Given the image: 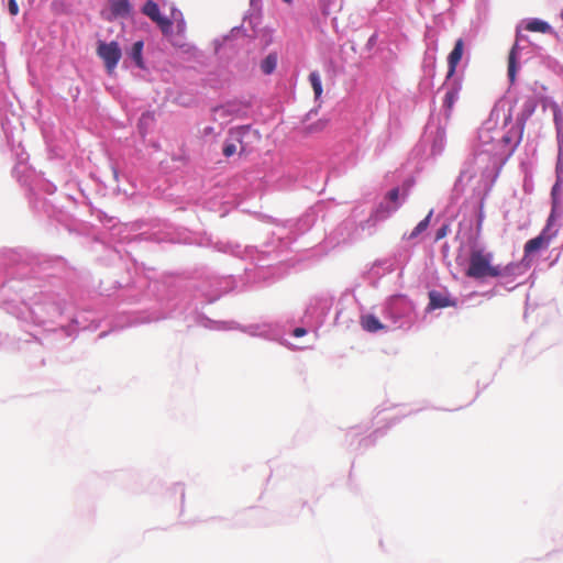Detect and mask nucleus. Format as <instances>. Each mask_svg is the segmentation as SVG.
Wrapping results in <instances>:
<instances>
[{
    "label": "nucleus",
    "instance_id": "obj_1",
    "mask_svg": "<svg viewBox=\"0 0 563 563\" xmlns=\"http://www.w3.org/2000/svg\"><path fill=\"white\" fill-rule=\"evenodd\" d=\"M493 258L494 255L490 252H485L482 249L472 250L466 276L475 279L497 278L509 275L511 268L515 267L514 264L505 267L493 265Z\"/></svg>",
    "mask_w": 563,
    "mask_h": 563
},
{
    "label": "nucleus",
    "instance_id": "obj_2",
    "mask_svg": "<svg viewBox=\"0 0 563 563\" xmlns=\"http://www.w3.org/2000/svg\"><path fill=\"white\" fill-rule=\"evenodd\" d=\"M253 136L255 140L261 137L258 131L252 130L250 125H241L229 130V139L224 142L222 153L225 157H231L239 153L243 155L249 152V142L246 139Z\"/></svg>",
    "mask_w": 563,
    "mask_h": 563
},
{
    "label": "nucleus",
    "instance_id": "obj_3",
    "mask_svg": "<svg viewBox=\"0 0 563 563\" xmlns=\"http://www.w3.org/2000/svg\"><path fill=\"white\" fill-rule=\"evenodd\" d=\"M97 54L103 60L108 74H113L122 56L119 44L114 41L110 43L100 41L98 43Z\"/></svg>",
    "mask_w": 563,
    "mask_h": 563
},
{
    "label": "nucleus",
    "instance_id": "obj_4",
    "mask_svg": "<svg viewBox=\"0 0 563 563\" xmlns=\"http://www.w3.org/2000/svg\"><path fill=\"white\" fill-rule=\"evenodd\" d=\"M552 241V234L549 231V227L544 228L542 232L529 240L523 247L525 256H529L542 249H547L550 245V242Z\"/></svg>",
    "mask_w": 563,
    "mask_h": 563
},
{
    "label": "nucleus",
    "instance_id": "obj_5",
    "mask_svg": "<svg viewBox=\"0 0 563 563\" xmlns=\"http://www.w3.org/2000/svg\"><path fill=\"white\" fill-rule=\"evenodd\" d=\"M464 52V41L462 38L456 40L452 52L448 56V74L446 80L452 78L456 71V67L461 62Z\"/></svg>",
    "mask_w": 563,
    "mask_h": 563
},
{
    "label": "nucleus",
    "instance_id": "obj_6",
    "mask_svg": "<svg viewBox=\"0 0 563 563\" xmlns=\"http://www.w3.org/2000/svg\"><path fill=\"white\" fill-rule=\"evenodd\" d=\"M461 89L462 85L459 80H455L452 84V86L448 89L443 101V106L448 113H451V111L453 110L454 103L459 99Z\"/></svg>",
    "mask_w": 563,
    "mask_h": 563
},
{
    "label": "nucleus",
    "instance_id": "obj_7",
    "mask_svg": "<svg viewBox=\"0 0 563 563\" xmlns=\"http://www.w3.org/2000/svg\"><path fill=\"white\" fill-rule=\"evenodd\" d=\"M386 198L388 200H390L391 202H394L395 206L393 208H385V209L383 208V206H380L376 210V217L379 218V219L386 218L387 216H389L390 212L397 210V208L399 207V203H398L399 189L398 188L391 189L390 191H388Z\"/></svg>",
    "mask_w": 563,
    "mask_h": 563
},
{
    "label": "nucleus",
    "instance_id": "obj_8",
    "mask_svg": "<svg viewBox=\"0 0 563 563\" xmlns=\"http://www.w3.org/2000/svg\"><path fill=\"white\" fill-rule=\"evenodd\" d=\"M518 51H519V45L516 42L514 44V46L511 47L509 55H508V77H509L510 82H515V80H516V75H517V70H518V63H517Z\"/></svg>",
    "mask_w": 563,
    "mask_h": 563
},
{
    "label": "nucleus",
    "instance_id": "obj_9",
    "mask_svg": "<svg viewBox=\"0 0 563 563\" xmlns=\"http://www.w3.org/2000/svg\"><path fill=\"white\" fill-rule=\"evenodd\" d=\"M110 8L115 16H128L131 12L129 0H110Z\"/></svg>",
    "mask_w": 563,
    "mask_h": 563
},
{
    "label": "nucleus",
    "instance_id": "obj_10",
    "mask_svg": "<svg viewBox=\"0 0 563 563\" xmlns=\"http://www.w3.org/2000/svg\"><path fill=\"white\" fill-rule=\"evenodd\" d=\"M143 47H144L143 41H136L132 45L130 52L128 53L129 56L134 60L135 65L139 68H144V60H143V56H142Z\"/></svg>",
    "mask_w": 563,
    "mask_h": 563
},
{
    "label": "nucleus",
    "instance_id": "obj_11",
    "mask_svg": "<svg viewBox=\"0 0 563 563\" xmlns=\"http://www.w3.org/2000/svg\"><path fill=\"white\" fill-rule=\"evenodd\" d=\"M361 324L364 330L368 332H376L384 329V325L373 314L363 316L361 319Z\"/></svg>",
    "mask_w": 563,
    "mask_h": 563
},
{
    "label": "nucleus",
    "instance_id": "obj_12",
    "mask_svg": "<svg viewBox=\"0 0 563 563\" xmlns=\"http://www.w3.org/2000/svg\"><path fill=\"white\" fill-rule=\"evenodd\" d=\"M429 298L430 307L433 309L445 308L453 305L448 297L435 290L429 292Z\"/></svg>",
    "mask_w": 563,
    "mask_h": 563
},
{
    "label": "nucleus",
    "instance_id": "obj_13",
    "mask_svg": "<svg viewBox=\"0 0 563 563\" xmlns=\"http://www.w3.org/2000/svg\"><path fill=\"white\" fill-rule=\"evenodd\" d=\"M143 13L147 15L153 22H157L162 16L159 13V8L156 2L148 0L143 7Z\"/></svg>",
    "mask_w": 563,
    "mask_h": 563
},
{
    "label": "nucleus",
    "instance_id": "obj_14",
    "mask_svg": "<svg viewBox=\"0 0 563 563\" xmlns=\"http://www.w3.org/2000/svg\"><path fill=\"white\" fill-rule=\"evenodd\" d=\"M526 29L530 32H540V33H548L551 31V26L541 20L533 19L528 22L526 25Z\"/></svg>",
    "mask_w": 563,
    "mask_h": 563
},
{
    "label": "nucleus",
    "instance_id": "obj_15",
    "mask_svg": "<svg viewBox=\"0 0 563 563\" xmlns=\"http://www.w3.org/2000/svg\"><path fill=\"white\" fill-rule=\"evenodd\" d=\"M276 65H277V57H276V55L269 54L261 63V70L264 74L269 75V74H272L275 70Z\"/></svg>",
    "mask_w": 563,
    "mask_h": 563
},
{
    "label": "nucleus",
    "instance_id": "obj_16",
    "mask_svg": "<svg viewBox=\"0 0 563 563\" xmlns=\"http://www.w3.org/2000/svg\"><path fill=\"white\" fill-rule=\"evenodd\" d=\"M309 81L312 86L314 97L318 99L322 95V84L318 71H312L309 75Z\"/></svg>",
    "mask_w": 563,
    "mask_h": 563
},
{
    "label": "nucleus",
    "instance_id": "obj_17",
    "mask_svg": "<svg viewBox=\"0 0 563 563\" xmlns=\"http://www.w3.org/2000/svg\"><path fill=\"white\" fill-rule=\"evenodd\" d=\"M431 216L432 211H430L429 214L416 225V228L409 234L410 240L416 239L419 234L427 230L430 223Z\"/></svg>",
    "mask_w": 563,
    "mask_h": 563
},
{
    "label": "nucleus",
    "instance_id": "obj_18",
    "mask_svg": "<svg viewBox=\"0 0 563 563\" xmlns=\"http://www.w3.org/2000/svg\"><path fill=\"white\" fill-rule=\"evenodd\" d=\"M329 121L327 119H320L317 122L306 125L305 133L312 134L323 131L328 126Z\"/></svg>",
    "mask_w": 563,
    "mask_h": 563
},
{
    "label": "nucleus",
    "instance_id": "obj_19",
    "mask_svg": "<svg viewBox=\"0 0 563 563\" xmlns=\"http://www.w3.org/2000/svg\"><path fill=\"white\" fill-rule=\"evenodd\" d=\"M521 134H522V128L520 130H514L511 129L510 131L507 132V134H505L503 136V142L505 144H510L514 140L515 136H518L517 141L515 142V145H514V148L518 146V144L520 143V140H521Z\"/></svg>",
    "mask_w": 563,
    "mask_h": 563
},
{
    "label": "nucleus",
    "instance_id": "obj_20",
    "mask_svg": "<svg viewBox=\"0 0 563 563\" xmlns=\"http://www.w3.org/2000/svg\"><path fill=\"white\" fill-rule=\"evenodd\" d=\"M554 123L558 130V136L563 133V113L558 106L553 107Z\"/></svg>",
    "mask_w": 563,
    "mask_h": 563
},
{
    "label": "nucleus",
    "instance_id": "obj_21",
    "mask_svg": "<svg viewBox=\"0 0 563 563\" xmlns=\"http://www.w3.org/2000/svg\"><path fill=\"white\" fill-rule=\"evenodd\" d=\"M156 24L159 26L164 35H169V33L172 32L173 23L169 19L161 16Z\"/></svg>",
    "mask_w": 563,
    "mask_h": 563
},
{
    "label": "nucleus",
    "instance_id": "obj_22",
    "mask_svg": "<svg viewBox=\"0 0 563 563\" xmlns=\"http://www.w3.org/2000/svg\"><path fill=\"white\" fill-rule=\"evenodd\" d=\"M448 231H449V225H446V224L442 225L437 231L435 240L439 241V240H442L443 238H445L448 234Z\"/></svg>",
    "mask_w": 563,
    "mask_h": 563
},
{
    "label": "nucleus",
    "instance_id": "obj_23",
    "mask_svg": "<svg viewBox=\"0 0 563 563\" xmlns=\"http://www.w3.org/2000/svg\"><path fill=\"white\" fill-rule=\"evenodd\" d=\"M9 12L12 15H16L19 13V5L15 0H9Z\"/></svg>",
    "mask_w": 563,
    "mask_h": 563
},
{
    "label": "nucleus",
    "instance_id": "obj_24",
    "mask_svg": "<svg viewBox=\"0 0 563 563\" xmlns=\"http://www.w3.org/2000/svg\"><path fill=\"white\" fill-rule=\"evenodd\" d=\"M306 333H307V331L303 328H296L294 330V335L297 338L303 336Z\"/></svg>",
    "mask_w": 563,
    "mask_h": 563
},
{
    "label": "nucleus",
    "instance_id": "obj_25",
    "mask_svg": "<svg viewBox=\"0 0 563 563\" xmlns=\"http://www.w3.org/2000/svg\"><path fill=\"white\" fill-rule=\"evenodd\" d=\"M211 134H214V129H213V126H206V128L202 130V135H203V136H208V135H211Z\"/></svg>",
    "mask_w": 563,
    "mask_h": 563
}]
</instances>
